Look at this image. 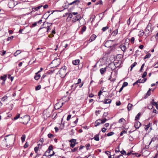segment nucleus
I'll use <instances>...</instances> for the list:
<instances>
[{"label": "nucleus", "instance_id": "nucleus-1", "mask_svg": "<svg viewBox=\"0 0 158 158\" xmlns=\"http://www.w3.org/2000/svg\"><path fill=\"white\" fill-rule=\"evenodd\" d=\"M4 139L5 142L8 143L10 145H13L14 144L15 140V136L13 135H6Z\"/></svg>", "mask_w": 158, "mask_h": 158}, {"label": "nucleus", "instance_id": "nucleus-2", "mask_svg": "<svg viewBox=\"0 0 158 158\" xmlns=\"http://www.w3.org/2000/svg\"><path fill=\"white\" fill-rule=\"evenodd\" d=\"M66 67L64 66L60 68L59 71V73L61 77L63 78L67 74L66 72Z\"/></svg>", "mask_w": 158, "mask_h": 158}, {"label": "nucleus", "instance_id": "nucleus-3", "mask_svg": "<svg viewBox=\"0 0 158 158\" xmlns=\"http://www.w3.org/2000/svg\"><path fill=\"white\" fill-rule=\"evenodd\" d=\"M152 30L151 29V24L149 23L145 30L144 33L145 34V35L147 36H149L150 34V32H152Z\"/></svg>", "mask_w": 158, "mask_h": 158}, {"label": "nucleus", "instance_id": "nucleus-4", "mask_svg": "<svg viewBox=\"0 0 158 158\" xmlns=\"http://www.w3.org/2000/svg\"><path fill=\"white\" fill-rule=\"evenodd\" d=\"M114 41L111 40H108L106 42L105 46L107 48H113L114 45Z\"/></svg>", "mask_w": 158, "mask_h": 158}, {"label": "nucleus", "instance_id": "nucleus-5", "mask_svg": "<svg viewBox=\"0 0 158 158\" xmlns=\"http://www.w3.org/2000/svg\"><path fill=\"white\" fill-rule=\"evenodd\" d=\"M16 2H15L13 0H10L9 2V6L10 8H12L18 4Z\"/></svg>", "mask_w": 158, "mask_h": 158}, {"label": "nucleus", "instance_id": "nucleus-6", "mask_svg": "<svg viewBox=\"0 0 158 158\" xmlns=\"http://www.w3.org/2000/svg\"><path fill=\"white\" fill-rule=\"evenodd\" d=\"M81 16L80 15H77L73 18L72 22L73 23L81 19Z\"/></svg>", "mask_w": 158, "mask_h": 158}, {"label": "nucleus", "instance_id": "nucleus-7", "mask_svg": "<svg viewBox=\"0 0 158 158\" xmlns=\"http://www.w3.org/2000/svg\"><path fill=\"white\" fill-rule=\"evenodd\" d=\"M146 78H144L142 80L141 79H139L133 84V85H135L137 84L138 83H143L146 81Z\"/></svg>", "mask_w": 158, "mask_h": 158}, {"label": "nucleus", "instance_id": "nucleus-8", "mask_svg": "<svg viewBox=\"0 0 158 158\" xmlns=\"http://www.w3.org/2000/svg\"><path fill=\"white\" fill-rule=\"evenodd\" d=\"M80 1L79 0H75L72 2L69 3V5H78L80 3Z\"/></svg>", "mask_w": 158, "mask_h": 158}, {"label": "nucleus", "instance_id": "nucleus-9", "mask_svg": "<svg viewBox=\"0 0 158 158\" xmlns=\"http://www.w3.org/2000/svg\"><path fill=\"white\" fill-rule=\"evenodd\" d=\"M52 63L56 64L55 66L56 67L60 64V60L59 59H56L52 61Z\"/></svg>", "mask_w": 158, "mask_h": 158}, {"label": "nucleus", "instance_id": "nucleus-10", "mask_svg": "<svg viewBox=\"0 0 158 158\" xmlns=\"http://www.w3.org/2000/svg\"><path fill=\"white\" fill-rule=\"evenodd\" d=\"M109 68L111 69L112 70H114L116 69V67L113 63L110 64L108 66Z\"/></svg>", "mask_w": 158, "mask_h": 158}, {"label": "nucleus", "instance_id": "nucleus-11", "mask_svg": "<svg viewBox=\"0 0 158 158\" xmlns=\"http://www.w3.org/2000/svg\"><path fill=\"white\" fill-rule=\"evenodd\" d=\"M141 125L140 122L139 121H136L135 123L134 127L136 129L139 128Z\"/></svg>", "mask_w": 158, "mask_h": 158}, {"label": "nucleus", "instance_id": "nucleus-12", "mask_svg": "<svg viewBox=\"0 0 158 158\" xmlns=\"http://www.w3.org/2000/svg\"><path fill=\"white\" fill-rule=\"evenodd\" d=\"M96 36L94 34H93L91 36V37L89 40V41L90 42H91L94 41L95 40V39L96 38Z\"/></svg>", "mask_w": 158, "mask_h": 158}, {"label": "nucleus", "instance_id": "nucleus-13", "mask_svg": "<svg viewBox=\"0 0 158 158\" xmlns=\"http://www.w3.org/2000/svg\"><path fill=\"white\" fill-rule=\"evenodd\" d=\"M80 62V60L79 59L73 61V64L74 65H78Z\"/></svg>", "mask_w": 158, "mask_h": 158}, {"label": "nucleus", "instance_id": "nucleus-14", "mask_svg": "<svg viewBox=\"0 0 158 158\" xmlns=\"http://www.w3.org/2000/svg\"><path fill=\"white\" fill-rule=\"evenodd\" d=\"M120 48H121V50L124 52H125L127 48L126 46L123 44L120 45Z\"/></svg>", "mask_w": 158, "mask_h": 158}, {"label": "nucleus", "instance_id": "nucleus-15", "mask_svg": "<svg viewBox=\"0 0 158 158\" xmlns=\"http://www.w3.org/2000/svg\"><path fill=\"white\" fill-rule=\"evenodd\" d=\"M101 119H98L97 120L95 123V126L97 127L99 126L101 123Z\"/></svg>", "mask_w": 158, "mask_h": 158}, {"label": "nucleus", "instance_id": "nucleus-16", "mask_svg": "<svg viewBox=\"0 0 158 158\" xmlns=\"http://www.w3.org/2000/svg\"><path fill=\"white\" fill-rule=\"evenodd\" d=\"M111 102V100L110 99H105L103 102V103L105 104L110 103Z\"/></svg>", "mask_w": 158, "mask_h": 158}, {"label": "nucleus", "instance_id": "nucleus-17", "mask_svg": "<svg viewBox=\"0 0 158 158\" xmlns=\"http://www.w3.org/2000/svg\"><path fill=\"white\" fill-rule=\"evenodd\" d=\"M63 104V103H62V104L61 106H58L59 105H60V104L59 103H57L55 105V107L56 109H59L60 108H61L62 105Z\"/></svg>", "mask_w": 158, "mask_h": 158}, {"label": "nucleus", "instance_id": "nucleus-18", "mask_svg": "<svg viewBox=\"0 0 158 158\" xmlns=\"http://www.w3.org/2000/svg\"><path fill=\"white\" fill-rule=\"evenodd\" d=\"M151 90V89H149L148 90L146 94V95L144 96V98H146L148 96H149L150 95Z\"/></svg>", "mask_w": 158, "mask_h": 158}, {"label": "nucleus", "instance_id": "nucleus-19", "mask_svg": "<svg viewBox=\"0 0 158 158\" xmlns=\"http://www.w3.org/2000/svg\"><path fill=\"white\" fill-rule=\"evenodd\" d=\"M106 68H102L100 69V72L102 74L104 73L106 71Z\"/></svg>", "mask_w": 158, "mask_h": 158}, {"label": "nucleus", "instance_id": "nucleus-20", "mask_svg": "<svg viewBox=\"0 0 158 158\" xmlns=\"http://www.w3.org/2000/svg\"><path fill=\"white\" fill-rule=\"evenodd\" d=\"M113 63L114 64V65H115V66H116V68H117L119 67V66L121 64V62L118 61V62H115Z\"/></svg>", "mask_w": 158, "mask_h": 158}, {"label": "nucleus", "instance_id": "nucleus-21", "mask_svg": "<svg viewBox=\"0 0 158 158\" xmlns=\"http://www.w3.org/2000/svg\"><path fill=\"white\" fill-rule=\"evenodd\" d=\"M99 134L96 135L94 138V139L97 141H98L99 140Z\"/></svg>", "mask_w": 158, "mask_h": 158}, {"label": "nucleus", "instance_id": "nucleus-22", "mask_svg": "<svg viewBox=\"0 0 158 158\" xmlns=\"http://www.w3.org/2000/svg\"><path fill=\"white\" fill-rule=\"evenodd\" d=\"M133 106L132 104L129 103L127 106V109L128 111H130L131 109V107Z\"/></svg>", "mask_w": 158, "mask_h": 158}, {"label": "nucleus", "instance_id": "nucleus-23", "mask_svg": "<svg viewBox=\"0 0 158 158\" xmlns=\"http://www.w3.org/2000/svg\"><path fill=\"white\" fill-rule=\"evenodd\" d=\"M118 33V29H116L115 30L113 31L112 32V34L113 36H114L116 35Z\"/></svg>", "mask_w": 158, "mask_h": 158}, {"label": "nucleus", "instance_id": "nucleus-24", "mask_svg": "<svg viewBox=\"0 0 158 158\" xmlns=\"http://www.w3.org/2000/svg\"><path fill=\"white\" fill-rule=\"evenodd\" d=\"M23 118L25 119H27V123L30 120V117L29 115H25L24 116Z\"/></svg>", "mask_w": 158, "mask_h": 158}, {"label": "nucleus", "instance_id": "nucleus-25", "mask_svg": "<svg viewBox=\"0 0 158 158\" xmlns=\"http://www.w3.org/2000/svg\"><path fill=\"white\" fill-rule=\"evenodd\" d=\"M137 63L136 62H135L133 64H132L131 66L130 71H131L132 69L137 64Z\"/></svg>", "mask_w": 158, "mask_h": 158}, {"label": "nucleus", "instance_id": "nucleus-26", "mask_svg": "<svg viewBox=\"0 0 158 158\" xmlns=\"http://www.w3.org/2000/svg\"><path fill=\"white\" fill-rule=\"evenodd\" d=\"M6 75H4L3 76H2L1 77V79L3 80L4 81V82H5L6 80Z\"/></svg>", "mask_w": 158, "mask_h": 158}, {"label": "nucleus", "instance_id": "nucleus-27", "mask_svg": "<svg viewBox=\"0 0 158 158\" xmlns=\"http://www.w3.org/2000/svg\"><path fill=\"white\" fill-rule=\"evenodd\" d=\"M48 151H46L45 152V153L44 154V156H53L54 155V152H53V154H50V155L49 154L48 155H46V154H47V153H48Z\"/></svg>", "mask_w": 158, "mask_h": 158}, {"label": "nucleus", "instance_id": "nucleus-28", "mask_svg": "<svg viewBox=\"0 0 158 158\" xmlns=\"http://www.w3.org/2000/svg\"><path fill=\"white\" fill-rule=\"evenodd\" d=\"M141 115L140 113H139L136 116L135 120H136L137 119H139Z\"/></svg>", "mask_w": 158, "mask_h": 158}, {"label": "nucleus", "instance_id": "nucleus-29", "mask_svg": "<svg viewBox=\"0 0 158 158\" xmlns=\"http://www.w3.org/2000/svg\"><path fill=\"white\" fill-rule=\"evenodd\" d=\"M36 75L34 77L35 79L36 80H38L40 77V74Z\"/></svg>", "mask_w": 158, "mask_h": 158}, {"label": "nucleus", "instance_id": "nucleus-30", "mask_svg": "<svg viewBox=\"0 0 158 158\" xmlns=\"http://www.w3.org/2000/svg\"><path fill=\"white\" fill-rule=\"evenodd\" d=\"M151 104L154 106H156V105L157 104V103L156 102H154V100L153 99L152 100V102H151Z\"/></svg>", "mask_w": 158, "mask_h": 158}, {"label": "nucleus", "instance_id": "nucleus-31", "mask_svg": "<svg viewBox=\"0 0 158 158\" xmlns=\"http://www.w3.org/2000/svg\"><path fill=\"white\" fill-rule=\"evenodd\" d=\"M25 135H23L21 137V140L22 142H23L25 141Z\"/></svg>", "mask_w": 158, "mask_h": 158}, {"label": "nucleus", "instance_id": "nucleus-32", "mask_svg": "<svg viewBox=\"0 0 158 158\" xmlns=\"http://www.w3.org/2000/svg\"><path fill=\"white\" fill-rule=\"evenodd\" d=\"M107 120V119L106 118H104L102 119H101V123L102 124L105 123Z\"/></svg>", "mask_w": 158, "mask_h": 158}, {"label": "nucleus", "instance_id": "nucleus-33", "mask_svg": "<svg viewBox=\"0 0 158 158\" xmlns=\"http://www.w3.org/2000/svg\"><path fill=\"white\" fill-rule=\"evenodd\" d=\"M150 56H151L150 54L148 53V54H147V55H146L144 57V60L145 59L149 58L150 57Z\"/></svg>", "mask_w": 158, "mask_h": 158}, {"label": "nucleus", "instance_id": "nucleus-34", "mask_svg": "<svg viewBox=\"0 0 158 158\" xmlns=\"http://www.w3.org/2000/svg\"><path fill=\"white\" fill-rule=\"evenodd\" d=\"M20 115V114H17V115L14 117V119L15 120L18 119Z\"/></svg>", "mask_w": 158, "mask_h": 158}, {"label": "nucleus", "instance_id": "nucleus-35", "mask_svg": "<svg viewBox=\"0 0 158 158\" xmlns=\"http://www.w3.org/2000/svg\"><path fill=\"white\" fill-rule=\"evenodd\" d=\"M109 28V27L108 26H106L102 28V30L103 31H105L106 30L108 29Z\"/></svg>", "mask_w": 158, "mask_h": 158}, {"label": "nucleus", "instance_id": "nucleus-36", "mask_svg": "<svg viewBox=\"0 0 158 158\" xmlns=\"http://www.w3.org/2000/svg\"><path fill=\"white\" fill-rule=\"evenodd\" d=\"M75 132V130L73 129H72L70 132V135H72L74 134Z\"/></svg>", "mask_w": 158, "mask_h": 158}, {"label": "nucleus", "instance_id": "nucleus-37", "mask_svg": "<svg viewBox=\"0 0 158 158\" xmlns=\"http://www.w3.org/2000/svg\"><path fill=\"white\" fill-rule=\"evenodd\" d=\"M53 149V147L52 145H50L48 148V150L47 151L51 152V151H52Z\"/></svg>", "mask_w": 158, "mask_h": 158}, {"label": "nucleus", "instance_id": "nucleus-38", "mask_svg": "<svg viewBox=\"0 0 158 158\" xmlns=\"http://www.w3.org/2000/svg\"><path fill=\"white\" fill-rule=\"evenodd\" d=\"M114 133L113 132H109L107 134V136H110L111 135H112L113 134H114Z\"/></svg>", "mask_w": 158, "mask_h": 158}, {"label": "nucleus", "instance_id": "nucleus-39", "mask_svg": "<svg viewBox=\"0 0 158 158\" xmlns=\"http://www.w3.org/2000/svg\"><path fill=\"white\" fill-rule=\"evenodd\" d=\"M78 147L75 148L74 149L71 150V152H74L77 151L78 150Z\"/></svg>", "mask_w": 158, "mask_h": 158}, {"label": "nucleus", "instance_id": "nucleus-40", "mask_svg": "<svg viewBox=\"0 0 158 158\" xmlns=\"http://www.w3.org/2000/svg\"><path fill=\"white\" fill-rule=\"evenodd\" d=\"M86 27L85 26H83L82 29H81V31L82 32H83L84 31H85V30H86Z\"/></svg>", "mask_w": 158, "mask_h": 158}, {"label": "nucleus", "instance_id": "nucleus-41", "mask_svg": "<svg viewBox=\"0 0 158 158\" xmlns=\"http://www.w3.org/2000/svg\"><path fill=\"white\" fill-rule=\"evenodd\" d=\"M69 142L71 143H75L76 141V139H72L71 140L69 141Z\"/></svg>", "mask_w": 158, "mask_h": 158}, {"label": "nucleus", "instance_id": "nucleus-42", "mask_svg": "<svg viewBox=\"0 0 158 158\" xmlns=\"http://www.w3.org/2000/svg\"><path fill=\"white\" fill-rule=\"evenodd\" d=\"M41 87V85H38L36 87L35 90H39L40 89Z\"/></svg>", "mask_w": 158, "mask_h": 158}, {"label": "nucleus", "instance_id": "nucleus-43", "mask_svg": "<svg viewBox=\"0 0 158 158\" xmlns=\"http://www.w3.org/2000/svg\"><path fill=\"white\" fill-rule=\"evenodd\" d=\"M75 144H76V143H71L70 144V146L71 147L73 148L75 146Z\"/></svg>", "mask_w": 158, "mask_h": 158}, {"label": "nucleus", "instance_id": "nucleus-44", "mask_svg": "<svg viewBox=\"0 0 158 158\" xmlns=\"http://www.w3.org/2000/svg\"><path fill=\"white\" fill-rule=\"evenodd\" d=\"M39 148V147H36L34 148V151L36 153H37L38 149Z\"/></svg>", "mask_w": 158, "mask_h": 158}, {"label": "nucleus", "instance_id": "nucleus-45", "mask_svg": "<svg viewBox=\"0 0 158 158\" xmlns=\"http://www.w3.org/2000/svg\"><path fill=\"white\" fill-rule=\"evenodd\" d=\"M128 84V83L127 82H125L123 83L122 86L123 87H125L127 86Z\"/></svg>", "mask_w": 158, "mask_h": 158}, {"label": "nucleus", "instance_id": "nucleus-46", "mask_svg": "<svg viewBox=\"0 0 158 158\" xmlns=\"http://www.w3.org/2000/svg\"><path fill=\"white\" fill-rule=\"evenodd\" d=\"M48 137L50 138H51L54 136L52 134H48Z\"/></svg>", "mask_w": 158, "mask_h": 158}, {"label": "nucleus", "instance_id": "nucleus-47", "mask_svg": "<svg viewBox=\"0 0 158 158\" xmlns=\"http://www.w3.org/2000/svg\"><path fill=\"white\" fill-rule=\"evenodd\" d=\"M149 127H150V124H148L147 125H146L145 127V130H147L149 128Z\"/></svg>", "mask_w": 158, "mask_h": 158}, {"label": "nucleus", "instance_id": "nucleus-48", "mask_svg": "<svg viewBox=\"0 0 158 158\" xmlns=\"http://www.w3.org/2000/svg\"><path fill=\"white\" fill-rule=\"evenodd\" d=\"M7 98V97L6 96H4L2 98V101H4Z\"/></svg>", "mask_w": 158, "mask_h": 158}, {"label": "nucleus", "instance_id": "nucleus-49", "mask_svg": "<svg viewBox=\"0 0 158 158\" xmlns=\"http://www.w3.org/2000/svg\"><path fill=\"white\" fill-rule=\"evenodd\" d=\"M147 74V73L146 72H144L143 73V74L142 77L143 78L145 77Z\"/></svg>", "mask_w": 158, "mask_h": 158}, {"label": "nucleus", "instance_id": "nucleus-50", "mask_svg": "<svg viewBox=\"0 0 158 158\" xmlns=\"http://www.w3.org/2000/svg\"><path fill=\"white\" fill-rule=\"evenodd\" d=\"M126 133V131H122L120 134V136H122L123 134Z\"/></svg>", "mask_w": 158, "mask_h": 158}, {"label": "nucleus", "instance_id": "nucleus-51", "mask_svg": "<svg viewBox=\"0 0 158 158\" xmlns=\"http://www.w3.org/2000/svg\"><path fill=\"white\" fill-rule=\"evenodd\" d=\"M97 5L98 4H102V0H100L96 4Z\"/></svg>", "mask_w": 158, "mask_h": 158}, {"label": "nucleus", "instance_id": "nucleus-52", "mask_svg": "<svg viewBox=\"0 0 158 158\" xmlns=\"http://www.w3.org/2000/svg\"><path fill=\"white\" fill-rule=\"evenodd\" d=\"M124 121H125V119L124 118H121L118 121L119 123H121L123 122Z\"/></svg>", "mask_w": 158, "mask_h": 158}, {"label": "nucleus", "instance_id": "nucleus-53", "mask_svg": "<svg viewBox=\"0 0 158 158\" xmlns=\"http://www.w3.org/2000/svg\"><path fill=\"white\" fill-rule=\"evenodd\" d=\"M73 15L72 13H70L69 14L68 18H72L73 17Z\"/></svg>", "mask_w": 158, "mask_h": 158}, {"label": "nucleus", "instance_id": "nucleus-54", "mask_svg": "<svg viewBox=\"0 0 158 158\" xmlns=\"http://www.w3.org/2000/svg\"><path fill=\"white\" fill-rule=\"evenodd\" d=\"M9 78L11 80V81H12L14 79V77H11L10 75H9Z\"/></svg>", "mask_w": 158, "mask_h": 158}, {"label": "nucleus", "instance_id": "nucleus-55", "mask_svg": "<svg viewBox=\"0 0 158 158\" xmlns=\"http://www.w3.org/2000/svg\"><path fill=\"white\" fill-rule=\"evenodd\" d=\"M135 40V38L134 37H132L131 38V42L132 43H134Z\"/></svg>", "mask_w": 158, "mask_h": 158}, {"label": "nucleus", "instance_id": "nucleus-56", "mask_svg": "<svg viewBox=\"0 0 158 158\" xmlns=\"http://www.w3.org/2000/svg\"><path fill=\"white\" fill-rule=\"evenodd\" d=\"M71 115H68V116H67V121H69V119H70L71 117Z\"/></svg>", "mask_w": 158, "mask_h": 158}, {"label": "nucleus", "instance_id": "nucleus-57", "mask_svg": "<svg viewBox=\"0 0 158 158\" xmlns=\"http://www.w3.org/2000/svg\"><path fill=\"white\" fill-rule=\"evenodd\" d=\"M116 158H125L122 155H120L118 156Z\"/></svg>", "mask_w": 158, "mask_h": 158}, {"label": "nucleus", "instance_id": "nucleus-58", "mask_svg": "<svg viewBox=\"0 0 158 158\" xmlns=\"http://www.w3.org/2000/svg\"><path fill=\"white\" fill-rule=\"evenodd\" d=\"M106 130V129L105 128H102V131L103 132H105Z\"/></svg>", "mask_w": 158, "mask_h": 158}, {"label": "nucleus", "instance_id": "nucleus-59", "mask_svg": "<svg viewBox=\"0 0 158 158\" xmlns=\"http://www.w3.org/2000/svg\"><path fill=\"white\" fill-rule=\"evenodd\" d=\"M90 146V144L89 143L86 144V149L87 150L88 149V148Z\"/></svg>", "mask_w": 158, "mask_h": 158}, {"label": "nucleus", "instance_id": "nucleus-60", "mask_svg": "<svg viewBox=\"0 0 158 158\" xmlns=\"http://www.w3.org/2000/svg\"><path fill=\"white\" fill-rule=\"evenodd\" d=\"M14 37L13 36H12L10 37H8V38H7V40L8 41H9V40H11V39H12Z\"/></svg>", "mask_w": 158, "mask_h": 158}, {"label": "nucleus", "instance_id": "nucleus-61", "mask_svg": "<svg viewBox=\"0 0 158 158\" xmlns=\"http://www.w3.org/2000/svg\"><path fill=\"white\" fill-rule=\"evenodd\" d=\"M28 146V143H27V142H26L25 144H24V148H27Z\"/></svg>", "mask_w": 158, "mask_h": 158}, {"label": "nucleus", "instance_id": "nucleus-62", "mask_svg": "<svg viewBox=\"0 0 158 158\" xmlns=\"http://www.w3.org/2000/svg\"><path fill=\"white\" fill-rule=\"evenodd\" d=\"M144 64H143L141 66V69L140 70V72H141L142 71V69H143V68L144 66Z\"/></svg>", "mask_w": 158, "mask_h": 158}, {"label": "nucleus", "instance_id": "nucleus-63", "mask_svg": "<svg viewBox=\"0 0 158 158\" xmlns=\"http://www.w3.org/2000/svg\"><path fill=\"white\" fill-rule=\"evenodd\" d=\"M120 152H121V154H125L126 153V152H125V151L124 150L121 151Z\"/></svg>", "mask_w": 158, "mask_h": 158}, {"label": "nucleus", "instance_id": "nucleus-64", "mask_svg": "<svg viewBox=\"0 0 158 158\" xmlns=\"http://www.w3.org/2000/svg\"><path fill=\"white\" fill-rule=\"evenodd\" d=\"M81 79L79 78L78 80V81L77 83L76 84H79L81 82Z\"/></svg>", "mask_w": 158, "mask_h": 158}]
</instances>
